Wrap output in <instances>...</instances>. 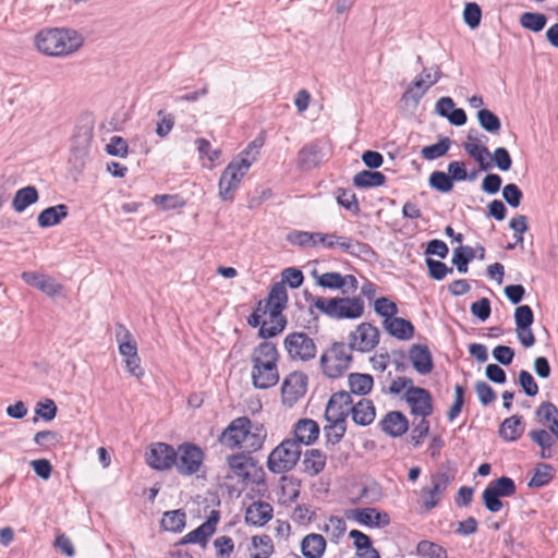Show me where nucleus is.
I'll return each mask as SVG.
<instances>
[{
  "mask_svg": "<svg viewBox=\"0 0 558 558\" xmlns=\"http://www.w3.org/2000/svg\"><path fill=\"white\" fill-rule=\"evenodd\" d=\"M463 148L478 162L481 170H487L492 167V163L485 160L486 157H490L488 148L480 143V140L473 135L472 130H470L466 136Z\"/></svg>",
  "mask_w": 558,
  "mask_h": 558,
  "instance_id": "c85d7f7f",
  "label": "nucleus"
},
{
  "mask_svg": "<svg viewBox=\"0 0 558 558\" xmlns=\"http://www.w3.org/2000/svg\"><path fill=\"white\" fill-rule=\"evenodd\" d=\"M326 549V539L317 533H310L301 542V551L305 558H322Z\"/></svg>",
  "mask_w": 558,
  "mask_h": 558,
  "instance_id": "2f4dec72",
  "label": "nucleus"
},
{
  "mask_svg": "<svg viewBox=\"0 0 558 558\" xmlns=\"http://www.w3.org/2000/svg\"><path fill=\"white\" fill-rule=\"evenodd\" d=\"M383 324L387 332L399 340H409L414 336V326L408 319L393 316Z\"/></svg>",
  "mask_w": 558,
  "mask_h": 558,
  "instance_id": "7c9ffc66",
  "label": "nucleus"
},
{
  "mask_svg": "<svg viewBox=\"0 0 558 558\" xmlns=\"http://www.w3.org/2000/svg\"><path fill=\"white\" fill-rule=\"evenodd\" d=\"M350 392L357 396H365L371 392L374 379L369 374L351 373L348 376Z\"/></svg>",
  "mask_w": 558,
  "mask_h": 558,
  "instance_id": "58836bf2",
  "label": "nucleus"
},
{
  "mask_svg": "<svg viewBox=\"0 0 558 558\" xmlns=\"http://www.w3.org/2000/svg\"><path fill=\"white\" fill-rule=\"evenodd\" d=\"M281 482L282 495L287 497L288 501H295L300 495V482L284 475L281 477Z\"/></svg>",
  "mask_w": 558,
  "mask_h": 558,
  "instance_id": "338daca9",
  "label": "nucleus"
},
{
  "mask_svg": "<svg viewBox=\"0 0 558 558\" xmlns=\"http://www.w3.org/2000/svg\"><path fill=\"white\" fill-rule=\"evenodd\" d=\"M219 519L220 512L213 510L204 523L182 537L180 544H199L205 547L209 537L215 533Z\"/></svg>",
  "mask_w": 558,
  "mask_h": 558,
  "instance_id": "a211bd4d",
  "label": "nucleus"
},
{
  "mask_svg": "<svg viewBox=\"0 0 558 558\" xmlns=\"http://www.w3.org/2000/svg\"><path fill=\"white\" fill-rule=\"evenodd\" d=\"M482 20V9L475 2H468L463 9V21L472 29L480 26Z\"/></svg>",
  "mask_w": 558,
  "mask_h": 558,
  "instance_id": "6e6d98bb",
  "label": "nucleus"
},
{
  "mask_svg": "<svg viewBox=\"0 0 558 558\" xmlns=\"http://www.w3.org/2000/svg\"><path fill=\"white\" fill-rule=\"evenodd\" d=\"M316 240L315 232L293 231L288 234V241L299 246H314L316 245Z\"/></svg>",
  "mask_w": 558,
  "mask_h": 558,
  "instance_id": "e2e57ef3",
  "label": "nucleus"
},
{
  "mask_svg": "<svg viewBox=\"0 0 558 558\" xmlns=\"http://www.w3.org/2000/svg\"><path fill=\"white\" fill-rule=\"evenodd\" d=\"M319 435V426L312 418H302L294 425V441L301 446L313 444Z\"/></svg>",
  "mask_w": 558,
  "mask_h": 558,
  "instance_id": "bb28decb",
  "label": "nucleus"
},
{
  "mask_svg": "<svg viewBox=\"0 0 558 558\" xmlns=\"http://www.w3.org/2000/svg\"><path fill=\"white\" fill-rule=\"evenodd\" d=\"M83 45V37L75 31L66 28H46L35 36V46L49 57H63L77 51Z\"/></svg>",
  "mask_w": 558,
  "mask_h": 558,
  "instance_id": "7ed1b4c3",
  "label": "nucleus"
},
{
  "mask_svg": "<svg viewBox=\"0 0 558 558\" xmlns=\"http://www.w3.org/2000/svg\"><path fill=\"white\" fill-rule=\"evenodd\" d=\"M374 310L385 319H391L398 313L397 304L386 296H381L375 301Z\"/></svg>",
  "mask_w": 558,
  "mask_h": 558,
  "instance_id": "13d9d810",
  "label": "nucleus"
},
{
  "mask_svg": "<svg viewBox=\"0 0 558 558\" xmlns=\"http://www.w3.org/2000/svg\"><path fill=\"white\" fill-rule=\"evenodd\" d=\"M177 450L165 442H156L150 446L146 454V461L155 470H169L174 466Z\"/></svg>",
  "mask_w": 558,
  "mask_h": 558,
  "instance_id": "dca6fc26",
  "label": "nucleus"
},
{
  "mask_svg": "<svg viewBox=\"0 0 558 558\" xmlns=\"http://www.w3.org/2000/svg\"><path fill=\"white\" fill-rule=\"evenodd\" d=\"M386 182V177L381 172L363 170L353 178V184L360 189L381 186Z\"/></svg>",
  "mask_w": 558,
  "mask_h": 558,
  "instance_id": "a19ab883",
  "label": "nucleus"
},
{
  "mask_svg": "<svg viewBox=\"0 0 558 558\" xmlns=\"http://www.w3.org/2000/svg\"><path fill=\"white\" fill-rule=\"evenodd\" d=\"M57 412L58 408L52 399H46L36 403L35 414L47 422L52 421Z\"/></svg>",
  "mask_w": 558,
  "mask_h": 558,
  "instance_id": "052dcab7",
  "label": "nucleus"
},
{
  "mask_svg": "<svg viewBox=\"0 0 558 558\" xmlns=\"http://www.w3.org/2000/svg\"><path fill=\"white\" fill-rule=\"evenodd\" d=\"M288 292L284 282H275L265 300L263 314L269 313V316L282 315V311L287 307Z\"/></svg>",
  "mask_w": 558,
  "mask_h": 558,
  "instance_id": "aec40b11",
  "label": "nucleus"
},
{
  "mask_svg": "<svg viewBox=\"0 0 558 558\" xmlns=\"http://www.w3.org/2000/svg\"><path fill=\"white\" fill-rule=\"evenodd\" d=\"M186 514L182 509L166 511L161 519V526L169 532L180 533L185 526Z\"/></svg>",
  "mask_w": 558,
  "mask_h": 558,
  "instance_id": "79ce46f5",
  "label": "nucleus"
},
{
  "mask_svg": "<svg viewBox=\"0 0 558 558\" xmlns=\"http://www.w3.org/2000/svg\"><path fill=\"white\" fill-rule=\"evenodd\" d=\"M416 553L425 558H448L447 550L442 546L427 539L417 543Z\"/></svg>",
  "mask_w": 558,
  "mask_h": 558,
  "instance_id": "09e8293b",
  "label": "nucleus"
},
{
  "mask_svg": "<svg viewBox=\"0 0 558 558\" xmlns=\"http://www.w3.org/2000/svg\"><path fill=\"white\" fill-rule=\"evenodd\" d=\"M515 330H526L534 322V314L529 305H520L514 311Z\"/></svg>",
  "mask_w": 558,
  "mask_h": 558,
  "instance_id": "5fc2aeb1",
  "label": "nucleus"
},
{
  "mask_svg": "<svg viewBox=\"0 0 558 558\" xmlns=\"http://www.w3.org/2000/svg\"><path fill=\"white\" fill-rule=\"evenodd\" d=\"M524 432L523 418L520 415H512L505 418L499 426V436L507 441L518 440Z\"/></svg>",
  "mask_w": 558,
  "mask_h": 558,
  "instance_id": "473e14b6",
  "label": "nucleus"
},
{
  "mask_svg": "<svg viewBox=\"0 0 558 558\" xmlns=\"http://www.w3.org/2000/svg\"><path fill=\"white\" fill-rule=\"evenodd\" d=\"M350 413L356 425L367 426L374 422L376 409L372 400L363 398L351 407Z\"/></svg>",
  "mask_w": 558,
  "mask_h": 558,
  "instance_id": "c756f323",
  "label": "nucleus"
},
{
  "mask_svg": "<svg viewBox=\"0 0 558 558\" xmlns=\"http://www.w3.org/2000/svg\"><path fill=\"white\" fill-rule=\"evenodd\" d=\"M404 400L410 405L411 413L426 418L433 413V400L430 392L422 387L411 386L404 392Z\"/></svg>",
  "mask_w": 558,
  "mask_h": 558,
  "instance_id": "2eb2a0df",
  "label": "nucleus"
},
{
  "mask_svg": "<svg viewBox=\"0 0 558 558\" xmlns=\"http://www.w3.org/2000/svg\"><path fill=\"white\" fill-rule=\"evenodd\" d=\"M477 120L480 125L487 132L495 134L500 131V119L489 109H481L477 111Z\"/></svg>",
  "mask_w": 558,
  "mask_h": 558,
  "instance_id": "3c124183",
  "label": "nucleus"
},
{
  "mask_svg": "<svg viewBox=\"0 0 558 558\" xmlns=\"http://www.w3.org/2000/svg\"><path fill=\"white\" fill-rule=\"evenodd\" d=\"M518 381L526 396L535 397L538 393V385L530 372L520 371Z\"/></svg>",
  "mask_w": 558,
  "mask_h": 558,
  "instance_id": "69168bd1",
  "label": "nucleus"
},
{
  "mask_svg": "<svg viewBox=\"0 0 558 558\" xmlns=\"http://www.w3.org/2000/svg\"><path fill=\"white\" fill-rule=\"evenodd\" d=\"M475 258V251L473 247L458 246L453 250L452 264L457 267L460 274L468 272V265Z\"/></svg>",
  "mask_w": 558,
  "mask_h": 558,
  "instance_id": "37998d69",
  "label": "nucleus"
},
{
  "mask_svg": "<svg viewBox=\"0 0 558 558\" xmlns=\"http://www.w3.org/2000/svg\"><path fill=\"white\" fill-rule=\"evenodd\" d=\"M116 338L119 343V352L124 359L137 354L136 342L132 339L131 332L122 324H117Z\"/></svg>",
  "mask_w": 558,
  "mask_h": 558,
  "instance_id": "4c0bfd02",
  "label": "nucleus"
},
{
  "mask_svg": "<svg viewBox=\"0 0 558 558\" xmlns=\"http://www.w3.org/2000/svg\"><path fill=\"white\" fill-rule=\"evenodd\" d=\"M68 216V207L64 204L48 207L38 215V225L48 228L58 225Z\"/></svg>",
  "mask_w": 558,
  "mask_h": 558,
  "instance_id": "c9c22d12",
  "label": "nucleus"
},
{
  "mask_svg": "<svg viewBox=\"0 0 558 558\" xmlns=\"http://www.w3.org/2000/svg\"><path fill=\"white\" fill-rule=\"evenodd\" d=\"M515 492V483L511 477L501 476L492 481L482 494L484 506L488 511L496 513L504 507L500 498L511 497Z\"/></svg>",
  "mask_w": 558,
  "mask_h": 558,
  "instance_id": "1a4fd4ad",
  "label": "nucleus"
},
{
  "mask_svg": "<svg viewBox=\"0 0 558 558\" xmlns=\"http://www.w3.org/2000/svg\"><path fill=\"white\" fill-rule=\"evenodd\" d=\"M301 457V446L292 438L281 441L268 456L267 468L271 473L281 474L291 471Z\"/></svg>",
  "mask_w": 558,
  "mask_h": 558,
  "instance_id": "423d86ee",
  "label": "nucleus"
},
{
  "mask_svg": "<svg viewBox=\"0 0 558 558\" xmlns=\"http://www.w3.org/2000/svg\"><path fill=\"white\" fill-rule=\"evenodd\" d=\"M159 121L157 122L156 133L159 137H166L174 126V116L165 110L157 112Z\"/></svg>",
  "mask_w": 558,
  "mask_h": 558,
  "instance_id": "680f3d73",
  "label": "nucleus"
},
{
  "mask_svg": "<svg viewBox=\"0 0 558 558\" xmlns=\"http://www.w3.org/2000/svg\"><path fill=\"white\" fill-rule=\"evenodd\" d=\"M227 463L233 475L240 478L242 482L251 480L254 483H259L264 476V471L262 468L255 470V473L251 476L250 469H256L257 461L247 452L229 456L227 458Z\"/></svg>",
  "mask_w": 558,
  "mask_h": 558,
  "instance_id": "9b49d317",
  "label": "nucleus"
},
{
  "mask_svg": "<svg viewBox=\"0 0 558 558\" xmlns=\"http://www.w3.org/2000/svg\"><path fill=\"white\" fill-rule=\"evenodd\" d=\"M350 344L333 342L320 356V367L325 376L339 378L350 367L353 356Z\"/></svg>",
  "mask_w": 558,
  "mask_h": 558,
  "instance_id": "20e7f679",
  "label": "nucleus"
},
{
  "mask_svg": "<svg viewBox=\"0 0 558 558\" xmlns=\"http://www.w3.org/2000/svg\"><path fill=\"white\" fill-rule=\"evenodd\" d=\"M428 183L432 189L440 193H448L453 189L452 179L444 171L432 172Z\"/></svg>",
  "mask_w": 558,
  "mask_h": 558,
  "instance_id": "603ef678",
  "label": "nucleus"
},
{
  "mask_svg": "<svg viewBox=\"0 0 558 558\" xmlns=\"http://www.w3.org/2000/svg\"><path fill=\"white\" fill-rule=\"evenodd\" d=\"M347 430V421L342 417L333 418V422H328V425L324 427L326 442L336 445L340 442Z\"/></svg>",
  "mask_w": 558,
  "mask_h": 558,
  "instance_id": "a18cd8bd",
  "label": "nucleus"
},
{
  "mask_svg": "<svg viewBox=\"0 0 558 558\" xmlns=\"http://www.w3.org/2000/svg\"><path fill=\"white\" fill-rule=\"evenodd\" d=\"M435 110L440 117L448 119L452 125L461 126L466 123L468 117L465 111L461 108H456L451 97L445 96L439 98Z\"/></svg>",
  "mask_w": 558,
  "mask_h": 558,
  "instance_id": "5701e85b",
  "label": "nucleus"
},
{
  "mask_svg": "<svg viewBox=\"0 0 558 558\" xmlns=\"http://www.w3.org/2000/svg\"><path fill=\"white\" fill-rule=\"evenodd\" d=\"M248 426V417L240 416L232 420L223 429L219 441L228 448H241L245 439V427Z\"/></svg>",
  "mask_w": 558,
  "mask_h": 558,
  "instance_id": "6ab92c4d",
  "label": "nucleus"
},
{
  "mask_svg": "<svg viewBox=\"0 0 558 558\" xmlns=\"http://www.w3.org/2000/svg\"><path fill=\"white\" fill-rule=\"evenodd\" d=\"M263 145L264 137H256L225 168L219 179V196L223 201H233L235 191L252 165L257 160Z\"/></svg>",
  "mask_w": 558,
  "mask_h": 558,
  "instance_id": "f257e3e1",
  "label": "nucleus"
},
{
  "mask_svg": "<svg viewBox=\"0 0 558 558\" xmlns=\"http://www.w3.org/2000/svg\"><path fill=\"white\" fill-rule=\"evenodd\" d=\"M175 459L174 466L177 472L182 476H191L196 474L203 466L205 452L195 444L183 442L177 449Z\"/></svg>",
  "mask_w": 558,
  "mask_h": 558,
  "instance_id": "0eeeda50",
  "label": "nucleus"
},
{
  "mask_svg": "<svg viewBox=\"0 0 558 558\" xmlns=\"http://www.w3.org/2000/svg\"><path fill=\"white\" fill-rule=\"evenodd\" d=\"M547 23V17L538 12H524L520 16V24L522 27L534 33L541 32Z\"/></svg>",
  "mask_w": 558,
  "mask_h": 558,
  "instance_id": "8fccbe9b",
  "label": "nucleus"
},
{
  "mask_svg": "<svg viewBox=\"0 0 558 558\" xmlns=\"http://www.w3.org/2000/svg\"><path fill=\"white\" fill-rule=\"evenodd\" d=\"M413 368L421 375L429 374L434 368L433 356L427 345L413 344L409 350Z\"/></svg>",
  "mask_w": 558,
  "mask_h": 558,
  "instance_id": "b1692460",
  "label": "nucleus"
},
{
  "mask_svg": "<svg viewBox=\"0 0 558 558\" xmlns=\"http://www.w3.org/2000/svg\"><path fill=\"white\" fill-rule=\"evenodd\" d=\"M267 437L266 428L258 422H253L248 418V426L245 427V439L241 449L247 453H253L262 449Z\"/></svg>",
  "mask_w": 558,
  "mask_h": 558,
  "instance_id": "4be33fe9",
  "label": "nucleus"
},
{
  "mask_svg": "<svg viewBox=\"0 0 558 558\" xmlns=\"http://www.w3.org/2000/svg\"><path fill=\"white\" fill-rule=\"evenodd\" d=\"M307 376L302 372L290 373L282 383L281 398L282 402L292 407L306 392Z\"/></svg>",
  "mask_w": 558,
  "mask_h": 558,
  "instance_id": "4468645a",
  "label": "nucleus"
},
{
  "mask_svg": "<svg viewBox=\"0 0 558 558\" xmlns=\"http://www.w3.org/2000/svg\"><path fill=\"white\" fill-rule=\"evenodd\" d=\"M379 342V330L371 323H362L349 335L351 350L371 352Z\"/></svg>",
  "mask_w": 558,
  "mask_h": 558,
  "instance_id": "ddd939ff",
  "label": "nucleus"
},
{
  "mask_svg": "<svg viewBox=\"0 0 558 558\" xmlns=\"http://www.w3.org/2000/svg\"><path fill=\"white\" fill-rule=\"evenodd\" d=\"M269 320H264L258 330V337L267 341L281 333L287 327L288 320L284 315L269 316Z\"/></svg>",
  "mask_w": 558,
  "mask_h": 558,
  "instance_id": "f704fd0d",
  "label": "nucleus"
},
{
  "mask_svg": "<svg viewBox=\"0 0 558 558\" xmlns=\"http://www.w3.org/2000/svg\"><path fill=\"white\" fill-rule=\"evenodd\" d=\"M323 530L329 533L333 539H338L344 534L347 523L343 518L331 515Z\"/></svg>",
  "mask_w": 558,
  "mask_h": 558,
  "instance_id": "0e129e2a",
  "label": "nucleus"
},
{
  "mask_svg": "<svg viewBox=\"0 0 558 558\" xmlns=\"http://www.w3.org/2000/svg\"><path fill=\"white\" fill-rule=\"evenodd\" d=\"M324 154L319 143L312 142L304 145L298 155V165L302 170H312L323 161Z\"/></svg>",
  "mask_w": 558,
  "mask_h": 558,
  "instance_id": "a878e982",
  "label": "nucleus"
},
{
  "mask_svg": "<svg viewBox=\"0 0 558 558\" xmlns=\"http://www.w3.org/2000/svg\"><path fill=\"white\" fill-rule=\"evenodd\" d=\"M312 277L316 280V283L325 289L340 290L343 289V279L340 272H325L319 274L316 269L312 270Z\"/></svg>",
  "mask_w": 558,
  "mask_h": 558,
  "instance_id": "c03bdc74",
  "label": "nucleus"
},
{
  "mask_svg": "<svg viewBox=\"0 0 558 558\" xmlns=\"http://www.w3.org/2000/svg\"><path fill=\"white\" fill-rule=\"evenodd\" d=\"M451 146L449 137H441L436 144L424 146L421 150L422 157L426 160H435L445 156Z\"/></svg>",
  "mask_w": 558,
  "mask_h": 558,
  "instance_id": "de8ad7c7",
  "label": "nucleus"
},
{
  "mask_svg": "<svg viewBox=\"0 0 558 558\" xmlns=\"http://www.w3.org/2000/svg\"><path fill=\"white\" fill-rule=\"evenodd\" d=\"M38 198L39 195L37 189L33 185H28L16 191L12 201V207L15 211L22 213L28 206L35 204Z\"/></svg>",
  "mask_w": 558,
  "mask_h": 558,
  "instance_id": "e433bc0d",
  "label": "nucleus"
},
{
  "mask_svg": "<svg viewBox=\"0 0 558 558\" xmlns=\"http://www.w3.org/2000/svg\"><path fill=\"white\" fill-rule=\"evenodd\" d=\"M337 203L347 210L357 214L360 211L359 202L351 190L338 189L336 192Z\"/></svg>",
  "mask_w": 558,
  "mask_h": 558,
  "instance_id": "864d4df0",
  "label": "nucleus"
},
{
  "mask_svg": "<svg viewBox=\"0 0 558 558\" xmlns=\"http://www.w3.org/2000/svg\"><path fill=\"white\" fill-rule=\"evenodd\" d=\"M326 454L319 449H310L304 453L303 466L304 472L311 476H316L326 466Z\"/></svg>",
  "mask_w": 558,
  "mask_h": 558,
  "instance_id": "72a5a7b5",
  "label": "nucleus"
},
{
  "mask_svg": "<svg viewBox=\"0 0 558 558\" xmlns=\"http://www.w3.org/2000/svg\"><path fill=\"white\" fill-rule=\"evenodd\" d=\"M277 345L270 341L260 342L251 354L252 385L256 389L266 390L276 386L280 379Z\"/></svg>",
  "mask_w": 558,
  "mask_h": 558,
  "instance_id": "f03ea898",
  "label": "nucleus"
},
{
  "mask_svg": "<svg viewBox=\"0 0 558 558\" xmlns=\"http://www.w3.org/2000/svg\"><path fill=\"white\" fill-rule=\"evenodd\" d=\"M324 315L331 319H357L363 316L365 305L361 296H336L328 298L327 301L319 302Z\"/></svg>",
  "mask_w": 558,
  "mask_h": 558,
  "instance_id": "39448f33",
  "label": "nucleus"
},
{
  "mask_svg": "<svg viewBox=\"0 0 558 558\" xmlns=\"http://www.w3.org/2000/svg\"><path fill=\"white\" fill-rule=\"evenodd\" d=\"M454 480V473H452L447 466L441 465L437 472L432 474L430 476V487H424L421 490V497L423 500V505L425 510H432L435 508L445 492L447 490L449 484Z\"/></svg>",
  "mask_w": 558,
  "mask_h": 558,
  "instance_id": "6e6552de",
  "label": "nucleus"
},
{
  "mask_svg": "<svg viewBox=\"0 0 558 558\" xmlns=\"http://www.w3.org/2000/svg\"><path fill=\"white\" fill-rule=\"evenodd\" d=\"M502 197L510 207L517 208L521 204L523 193L517 184L508 183L502 189Z\"/></svg>",
  "mask_w": 558,
  "mask_h": 558,
  "instance_id": "bf43d9fd",
  "label": "nucleus"
},
{
  "mask_svg": "<svg viewBox=\"0 0 558 558\" xmlns=\"http://www.w3.org/2000/svg\"><path fill=\"white\" fill-rule=\"evenodd\" d=\"M555 475V469L548 463L536 464L533 476L527 483L530 488H541L548 485Z\"/></svg>",
  "mask_w": 558,
  "mask_h": 558,
  "instance_id": "ea45409f",
  "label": "nucleus"
},
{
  "mask_svg": "<svg viewBox=\"0 0 558 558\" xmlns=\"http://www.w3.org/2000/svg\"><path fill=\"white\" fill-rule=\"evenodd\" d=\"M315 235L317 236L316 244L319 243L325 248L328 250L338 247L344 253H348L353 256H359L360 254L369 250V246L367 244L354 241L350 236L322 232H315Z\"/></svg>",
  "mask_w": 558,
  "mask_h": 558,
  "instance_id": "f8f14e48",
  "label": "nucleus"
},
{
  "mask_svg": "<svg viewBox=\"0 0 558 558\" xmlns=\"http://www.w3.org/2000/svg\"><path fill=\"white\" fill-rule=\"evenodd\" d=\"M283 348L292 361L307 362L317 353L315 341L303 331H293L286 336Z\"/></svg>",
  "mask_w": 558,
  "mask_h": 558,
  "instance_id": "9d476101",
  "label": "nucleus"
},
{
  "mask_svg": "<svg viewBox=\"0 0 558 558\" xmlns=\"http://www.w3.org/2000/svg\"><path fill=\"white\" fill-rule=\"evenodd\" d=\"M381 430L391 436L400 437L409 429V421L400 411H390L380 421Z\"/></svg>",
  "mask_w": 558,
  "mask_h": 558,
  "instance_id": "393cba45",
  "label": "nucleus"
},
{
  "mask_svg": "<svg viewBox=\"0 0 558 558\" xmlns=\"http://www.w3.org/2000/svg\"><path fill=\"white\" fill-rule=\"evenodd\" d=\"M274 509L265 501L253 502L245 512V521L255 526H263L272 518Z\"/></svg>",
  "mask_w": 558,
  "mask_h": 558,
  "instance_id": "cd10ccee",
  "label": "nucleus"
},
{
  "mask_svg": "<svg viewBox=\"0 0 558 558\" xmlns=\"http://www.w3.org/2000/svg\"><path fill=\"white\" fill-rule=\"evenodd\" d=\"M345 515L349 520L368 527H386L390 524V517L387 512L372 507L350 509Z\"/></svg>",
  "mask_w": 558,
  "mask_h": 558,
  "instance_id": "f3484780",
  "label": "nucleus"
},
{
  "mask_svg": "<svg viewBox=\"0 0 558 558\" xmlns=\"http://www.w3.org/2000/svg\"><path fill=\"white\" fill-rule=\"evenodd\" d=\"M252 545L256 551L251 554V558H268L274 553V544L269 535L253 536Z\"/></svg>",
  "mask_w": 558,
  "mask_h": 558,
  "instance_id": "49530a36",
  "label": "nucleus"
},
{
  "mask_svg": "<svg viewBox=\"0 0 558 558\" xmlns=\"http://www.w3.org/2000/svg\"><path fill=\"white\" fill-rule=\"evenodd\" d=\"M425 262L428 269V275L434 280L440 281L448 274H451L453 271L451 267H448L445 263L440 260L427 257Z\"/></svg>",
  "mask_w": 558,
  "mask_h": 558,
  "instance_id": "4d7b16f0",
  "label": "nucleus"
},
{
  "mask_svg": "<svg viewBox=\"0 0 558 558\" xmlns=\"http://www.w3.org/2000/svg\"><path fill=\"white\" fill-rule=\"evenodd\" d=\"M106 151L111 156L125 157L129 151L128 143L121 136L114 135L106 145Z\"/></svg>",
  "mask_w": 558,
  "mask_h": 558,
  "instance_id": "774afa93",
  "label": "nucleus"
},
{
  "mask_svg": "<svg viewBox=\"0 0 558 558\" xmlns=\"http://www.w3.org/2000/svg\"><path fill=\"white\" fill-rule=\"evenodd\" d=\"M21 278L26 284L40 290L49 296L58 294L62 289V286L52 277L36 271H24Z\"/></svg>",
  "mask_w": 558,
  "mask_h": 558,
  "instance_id": "412c9836",
  "label": "nucleus"
}]
</instances>
